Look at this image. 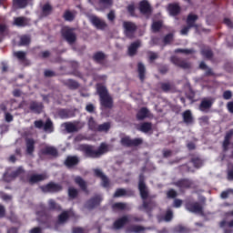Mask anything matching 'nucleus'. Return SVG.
Returning a JSON list of instances; mask_svg holds the SVG:
<instances>
[{
	"label": "nucleus",
	"mask_w": 233,
	"mask_h": 233,
	"mask_svg": "<svg viewBox=\"0 0 233 233\" xmlns=\"http://www.w3.org/2000/svg\"><path fill=\"white\" fill-rule=\"evenodd\" d=\"M228 110V112H230V114H233V101L228 102L227 105Z\"/></svg>",
	"instance_id": "64"
},
{
	"label": "nucleus",
	"mask_w": 233,
	"mask_h": 233,
	"mask_svg": "<svg viewBox=\"0 0 233 233\" xmlns=\"http://www.w3.org/2000/svg\"><path fill=\"white\" fill-rule=\"evenodd\" d=\"M138 188L143 199V205L140 207V210H145V212H150L152 210V207L155 206L153 201L147 202V198H148V189H147V186L145 185V177L143 175L139 176V183Z\"/></svg>",
	"instance_id": "1"
},
{
	"label": "nucleus",
	"mask_w": 233,
	"mask_h": 233,
	"mask_svg": "<svg viewBox=\"0 0 233 233\" xmlns=\"http://www.w3.org/2000/svg\"><path fill=\"white\" fill-rule=\"evenodd\" d=\"M147 117H150V111H148L147 107H142L137 114V119L143 121V119H147Z\"/></svg>",
	"instance_id": "21"
},
{
	"label": "nucleus",
	"mask_w": 233,
	"mask_h": 233,
	"mask_svg": "<svg viewBox=\"0 0 233 233\" xmlns=\"http://www.w3.org/2000/svg\"><path fill=\"white\" fill-rule=\"evenodd\" d=\"M176 54H186L187 56H188V54H194V50L192 49H176L175 50Z\"/></svg>",
	"instance_id": "56"
},
{
	"label": "nucleus",
	"mask_w": 233,
	"mask_h": 233,
	"mask_svg": "<svg viewBox=\"0 0 233 233\" xmlns=\"http://www.w3.org/2000/svg\"><path fill=\"white\" fill-rule=\"evenodd\" d=\"M41 153L45 154L46 156H53L56 157L57 156V148L52 146H46L41 149Z\"/></svg>",
	"instance_id": "17"
},
{
	"label": "nucleus",
	"mask_w": 233,
	"mask_h": 233,
	"mask_svg": "<svg viewBox=\"0 0 233 233\" xmlns=\"http://www.w3.org/2000/svg\"><path fill=\"white\" fill-rule=\"evenodd\" d=\"M88 125H89V128L91 129V130H94L95 132H96V130H97V124L96 123V121L94 120V118H89V120H88Z\"/></svg>",
	"instance_id": "51"
},
{
	"label": "nucleus",
	"mask_w": 233,
	"mask_h": 233,
	"mask_svg": "<svg viewBox=\"0 0 233 233\" xmlns=\"http://www.w3.org/2000/svg\"><path fill=\"white\" fill-rule=\"evenodd\" d=\"M35 127L36 128H44V132H46L47 134H52V132H54V124L51 119H47L45 124L43 123V120H36L35 121Z\"/></svg>",
	"instance_id": "6"
},
{
	"label": "nucleus",
	"mask_w": 233,
	"mask_h": 233,
	"mask_svg": "<svg viewBox=\"0 0 233 233\" xmlns=\"http://www.w3.org/2000/svg\"><path fill=\"white\" fill-rule=\"evenodd\" d=\"M172 86H173L170 82L161 84V88L164 92H170V90H172Z\"/></svg>",
	"instance_id": "49"
},
{
	"label": "nucleus",
	"mask_w": 233,
	"mask_h": 233,
	"mask_svg": "<svg viewBox=\"0 0 233 233\" xmlns=\"http://www.w3.org/2000/svg\"><path fill=\"white\" fill-rule=\"evenodd\" d=\"M172 39H174V35L172 34H168L167 35L165 36L164 43L166 45H168V43H170V41H172Z\"/></svg>",
	"instance_id": "61"
},
{
	"label": "nucleus",
	"mask_w": 233,
	"mask_h": 233,
	"mask_svg": "<svg viewBox=\"0 0 233 233\" xmlns=\"http://www.w3.org/2000/svg\"><path fill=\"white\" fill-rule=\"evenodd\" d=\"M192 163H193V165H194V167H195L196 168H199V167H201V165H203V162H202L201 159H199V158H194V159L192 160Z\"/></svg>",
	"instance_id": "59"
},
{
	"label": "nucleus",
	"mask_w": 233,
	"mask_h": 233,
	"mask_svg": "<svg viewBox=\"0 0 233 233\" xmlns=\"http://www.w3.org/2000/svg\"><path fill=\"white\" fill-rule=\"evenodd\" d=\"M141 143H143V139L141 138L131 139L129 137L121 138V145H123V147H138Z\"/></svg>",
	"instance_id": "9"
},
{
	"label": "nucleus",
	"mask_w": 233,
	"mask_h": 233,
	"mask_svg": "<svg viewBox=\"0 0 233 233\" xmlns=\"http://www.w3.org/2000/svg\"><path fill=\"white\" fill-rule=\"evenodd\" d=\"M63 127H65L66 132L71 134L72 132H77L79 130V125L76 123H65L63 124Z\"/></svg>",
	"instance_id": "24"
},
{
	"label": "nucleus",
	"mask_w": 233,
	"mask_h": 233,
	"mask_svg": "<svg viewBox=\"0 0 233 233\" xmlns=\"http://www.w3.org/2000/svg\"><path fill=\"white\" fill-rule=\"evenodd\" d=\"M31 1L32 0H13V3L17 8H25Z\"/></svg>",
	"instance_id": "33"
},
{
	"label": "nucleus",
	"mask_w": 233,
	"mask_h": 233,
	"mask_svg": "<svg viewBox=\"0 0 233 233\" xmlns=\"http://www.w3.org/2000/svg\"><path fill=\"white\" fill-rule=\"evenodd\" d=\"M143 230H145V228L143 226H132L129 228H127V232L134 233L143 232Z\"/></svg>",
	"instance_id": "41"
},
{
	"label": "nucleus",
	"mask_w": 233,
	"mask_h": 233,
	"mask_svg": "<svg viewBox=\"0 0 233 233\" xmlns=\"http://www.w3.org/2000/svg\"><path fill=\"white\" fill-rule=\"evenodd\" d=\"M101 203V196H96L91 198L86 204V208H94V207H97Z\"/></svg>",
	"instance_id": "25"
},
{
	"label": "nucleus",
	"mask_w": 233,
	"mask_h": 233,
	"mask_svg": "<svg viewBox=\"0 0 233 233\" xmlns=\"http://www.w3.org/2000/svg\"><path fill=\"white\" fill-rule=\"evenodd\" d=\"M47 178H48V175H46V173L33 175L29 178V183L34 184V183H37L38 181H45V179H47Z\"/></svg>",
	"instance_id": "18"
},
{
	"label": "nucleus",
	"mask_w": 233,
	"mask_h": 233,
	"mask_svg": "<svg viewBox=\"0 0 233 233\" xmlns=\"http://www.w3.org/2000/svg\"><path fill=\"white\" fill-rule=\"evenodd\" d=\"M123 196H127V190L123 188L117 189L114 194V198H121Z\"/></svg>",
	"instance_id": "54"
},
{
	"label": "nucleus",
	"mask_w": 233,
	"mask_h": 233,
	"mask_svg": "<svg viewBox=\"0 0 233 233\" xmlns=\"http://www.w3.org/2000/svg\"><path fill=\"white\" fill-rule=\"evenodd\" d=\"M196 21H198V15L189 14L187 19V26L183 27L182 30L180 31V34L182 35H187L190 28H198V25H196Z\"/></svg>",
	"instance_id": "5"
},
{
	"label": "nucleus",
	"mask_w": 233,
	"mask_h": 233,
	"mask_svg": "<svg viewBox=\"0 0 233 233\" xmlns=\"http://www.w3.org/2000/svg\"><path fill=\"white\" fill-rule=\"evenodd\" d=\"M63 187L59 184L49 183L46 186L41 187L43 192H59Z\"/></svg>",
	"instance_id": "13"
},
{
	"label": "nucleus",
	"mask_w": 233,
	"mask_h": 233,
	"mask_svg": "<svg viewBox=\"0 0 233 233\" xmlns=\"http://www.w3.org/2000/svg\"><path fill=\"white\" fill-rule=\"evenodd\" d=\"M223 97H224V99H226V100H228V99H231L232 98V91H225L224 93H223Z\"/></svg>",
	"instance_id": "62"
},
{
	"label": "nucleus",
	"mask_w": 233,
	"mask_h": 233,
	"mask_svg": "<svg viewBox=\"0 0 233 233\" xmlns=\"http://www.w3.org/2000/svg\"><path fill=\"white\" fill-rule=\"evenodd\" d=\"M13 25L15 26H28L30 25V19L25 16L15 17Z\"/></svg>",
	"instance_id": "15"
},
{
	"label": "nucleus",
	"mask_w": 233,
	"mask_h": 233,
	"mask_svg": "<svg viewBox=\"0 0 233 233\" xmlns=\"http://www.w3.org/2000/svg\"><path fill=\"white\" fill-rule=\"evenodd\" d=\"M14 56L17 57L19 61H25V57H26V53L23 51H17L14 53Z\"/></svg>",
	"instance_id": "44"
},
{
	"label": "nucleus",
	"mask_w": 233,
	"mask_h": 233,
	"mask_svg": "<svg viewBox=\"0 0 233 233\" xmlns=\"http://www.w3.org/2000/svg\"><path fill=\"white\" fill-rule=\"evenodd\" d=\"M171 61L177 66H179L180 68H184V70H187V69L190 68V66H191L190 63L185 62L176 56H172Z\"/></svg>",
	"instance_id": "14"
},
{
	"label": "nucleus",
	"mask_w": 233,
	"mask_h": 233,
	"mask_svg": "<svg viewBox=\"0 0 233 233\" xmlns=\"http://www.w3.org/2000/svg\"><path fill=\"white\" fill-rule=\"evenodd\" d=\"M199 68H201V70H206V76H211L212 69L208 68V66H207V64H205V62L200 63Z\"/></svg>",
	"instance_id": "47"
},
{
	"label": "nucleus",
	"mask_w": 233,
	"mask_h": 233,
	"mask_svg": "<svg viewBox=\"0 0 233 233\" xmlns=\"http://www.w3.org/2000/svg\"><path fill=\"white\" fill-rule=\"evenodd\" d=\"M139 10L144 15H150L152 14V6L147 0H143L139 3Z\"/></svg>",
	"instance_id": "11"
},
{
	"label": "nucleus",
	"mask_w": 233,
	"mask_h": 233,
	"mask_svg": "<svg viewBox=\"0 0 233 233\" xmlns=\"http://www.w3.org/2000/svg\"><path fill=\"white\" fill-rule=\"evenodd\" d=\"M58 116L59 117H61V119H68V117H70V112L66 109H61L58 112Z\"/></svg>",
	"instance_id": "42"
},
{
	"label": "nucleus",
	"mask_w": 233,
	"mask_h": 233,
	"mask_svg": "<svg viewBox=\"0 0 233 233\" xmlns=\"http://www.w3.org/2000/svg\"><path fill=\"white\" fill-rule=\"evenodd\" d=\"M25 143H26V152H27V154H33V152L35 150V141L32 138H27L25 140Z\"/></svg>",
	"instance_id": "30"
},
{
	"label": "nucleus",
	"mask_w": 233,
	"mask_h": 233,
	"mask_svg": "<svg viewBox=\"0 0 233 233\" xmlns=\"http://www.w3.org/2000/svg\"><path fill=\"white\" fill-rule=\"evenodd\" d=\"M89 21L94 25V26H96V28H99L100 30L106 28L105 21L99 19V17L96 15L89 16Z\"/></svg>",
	"instance_id": "12"
},
{
	"label": "nucleus",
	"mask_w": 233,
	"mask_h": 233,
	"mask_svg": "<svg viewBox=\"0 0 233 233\" xmlns=\"http://www.w3.org/2000/svg\"><path fill=\"white\" fill-rule=\"evenodd\" d=\"M136 10V5L134 4H130L127 6V11L129 12L130 15H134V11Z\"/></svg>",
	"instance_id": "63"
},
{
	"label": "nucleus",
	"mask_w": 233,
	"mask_h": 233,
	"mask_svg": "<svg viewBox=\"0 0 233 233\" xmlns=\"http://www.w3.org/2000/svg\"><path fill=\"white\" fill-rule=\"evenodd\" d=\"M113 3V0H99V4L102 5L104 8L112 6Z\"/></svg>",
	"instance_id": "50"
},
{
	"label": "nucleus",
	"mask_w": 233,
	"mask_h": 233,
	"mask_svg": "<svg viewBox=\"0 0 233 233\" xmlns=\"http://www.w3.org/2000/svg\"><path fill=\"white\" fill-rule=\"evenodd\" d=\"M183 119L184 123H187V125H190V123H193L194 118L192 117V112L190 110H187L183 113Z\"/></svg>",
	"instance_id": "32"
},
{
	"label": "nucleus",
	"mask_w": 233,
	"mask_h": 233,
	"mask_svg": "<svg viewBox=\"0 0 233 233\" xmlns=\"http://www.w3.org/2000/svg\"><path fill=\"white\" fill-rule=\"evenodd\" d=\"M161 26H163V22H161V21L153 22L152 31L153 32H159V28H161Z\"/></svg>",
	"instance_id": "43"
},
{
	"label": "nucleus",
	"mask_w": 233,
	"mask_h": 233,
	"mask_svg": "<svg viewBox=\"0 0 233 233\" xmlns=\"http://www.w3.org/2000/svg\"><path fill=\"white\" fill-rule=\"evenodd\" d=\"M186 208L193 214H203V206L198 202L187 203Z\"/></svg>",
	"instance_id": "10"
},
{
	"label": "nucleus",
	"mask_w": 233,
	"mask_h": 233,
	"mask_svg": "<svg viewBox=\"0 0 233 233\" xmlns=\"http://www.w3.org/2000/svg\"><path fill=\"white\" fill-rule=\"evenodd\" d=\"M75 183H76L82 190H86V182H85L81 177H75Z\"/></svg>",
	"instance_id": "37"
},
{
	"label": "nucleus",
	"mask_w": 233,
	"mask_h": 233,
	"mask_svg": "<svg viewBox=\"0 0 233 233\" xmlns=\"http://www.w3.org/2000/svg\"><path fill=\"white\" fill-rule=\"evenodd\" d=\"M65 85L68 86V88H70L71 90H76V88L79 86V84L72 79L66 80Z\"/></svg>",
	"instance_id": "36"
},
{
	"label": "nucleus",
	"mask_w": 233,
	"mask_h": 233,
	"mask_svg": "<svg viewBox=\"0 0 233 233\" xmlns=\"http://www.w3.org/2000/svg\"><path fill=\"white\" fill-rule=\"evenodd\" d=\"M170 15H177L181 12V7L178 4H170L167 7Z\"/></svg>",
	"instance_id": "26"
},
{
	"label": "nucleus",
	"mask_w": 233,
	"mask_h": 233,
	"mask_svg": "<svg viewBox=\"0 0 233 233\" xmlns=\"http://www.w3.org/2000/svg\"><path fill=\"white\" fill-rule=\"evenodd\" d=\"M213 103L214 102L210 99H203L201 101L199 108L202 112H205V110H208V108H210V106H212Z\"/></svg>",
	"instance_id": "28"
},
{
	"label": "nucleus",
	"mask_w": 233,
	"mask_h": 233,
	"mask_svg": "<svg viewBox=\"0 0 233 233\" xmlns=\"http://www.w3.org/2000/svg\"><path fill=\"white\" fill-rule=\"evenodd\" d=\"M132 221L137 223L143 221V219L132 215L124 216L114 222L113 228H115V230H119V228H123L127 223H132Z\"/></svg>",
	"instance_id": "4"
},
{
	"label": "nucleus",
	"mask_w": 233,
	"mask_h": 233,
	"mask_svg": "<svg viewBox=\"0 0 233 233\" xmlns=\"http://www.w3.org/2000/svg\"><path fill=\"white\" fill-rule=\"evenodd\" d=\"M172 218H174V215L172 213V209H167V213L164 217L165 221H171Z\"/></svg>",
	"instance_id": "57"
},
{
	"label": "nucleus",
	"mask_w": 233,
	"mask_h": 233,
	"mask_svg": "<svg viewBox=\"0 0 233 233\" xmlns=\"http://www.w3.org/2000/svg\"><path fill=\"white\" fill-rule=\"evenodd\" d=\"M124 33L127 37H129V39H132L134 35H136V30H137V26L136 24L132 22H124Z\"/></svg>",
	"instance_id": "7"
},
{
	"label": "nucleus",
	"mask_w": 233,
	"mask_h": 233,
	"mask_svg": "<svg viewBox=\"0 0 233 233\" xmlns=\"http://www.w3.org/2000/svg\"><path fill=\"white\" fill-rule=\"evenodd\" d=\"M50 14H52V5H50L49 4H46L42 7V15L44 17H46V15H50Z\"/></svg>",
	"instance_id": "38"
},
{
	"label": "nucleus",
	"mask_w": 233,
	"mask_h": 233,
	"mask_svg": "<svg viewBox=\"0 0 233 233\" xmlns=\"http://www.w3.org/2000/svg\"><path fill=\"white\" fill-rule=\"evenodd\" d=\"M175 232L187 233V232H188V229L186 227H183V226H177L175 228Z\"/></svg>",
	"instance_id": "58"
},
{
	"label": "nucleus",
	"mask_w": 233,
	"mask_h": 233,
	"mask_svg": "<svg viewBox=\"0 0 233 233\" xmlns=\"http://www.w3.org/2000/svg\"><path fill=\"white\" fill-rule=\"evenodd\" d=\"M229 146H230V138L228 137H225L223 145H222L224 152H227V150H228Z\"/></svg>",
	"instance_id": "52"
},
{
	"label": "nucleus",
	"mask_w": 233,
	"mask_h": 233,
	"mask_svg": "<svg viewBox=\"0 0 233 233\" xmlns=\"http://www.w3.org/2000/svg\"><path fill=\"white\" fill-rule=\"evenodd\" d=\"M137 70H138V76H139V79L142 81H145V66L142 63H138L137 65Z\"/></svg>",
	"instance_id": "35"
},
{
	"label": "nucleus",
	"mask_w": 233,
	"mask_h": 233,
	"mask_svg": "<svg viewBox=\"0 0 233 233\" xmlns=\"http://www.w3.org/2000/svg\"><path fill=\"white\" fill-rule=\"evenodd\" d=\"M150 130H152V124L151 123L145 122V123L140 125V127H139L140 132H144L145 134H147V132H150Z\"/></svg>",
	"instance_id": "34"
},
{
	"label": "nucleus",
	"mask_w": 233,
	"mask_h": 233,
	"mask_svg": "<svg viewBox=\"0 0 233 233\" xmlns=\"http://www.w3.org/2000/svg\"><path fill=\"white\" fill-rule=\"evenodd\" d=\"M48 205L51 210H54V209L59 210L61 208L59 206H57V204H56V201H54V199H50L48 201Z\"/></svg>",
	"instance_id": "55"
},
{
	"label": "nucleus",
	"mask_w": 233,
	"mask_h": 233,
	"mask_svg": "<svg viewBox=\"0 0 233 233\" xmlns=\"http://www.w3.org/2000/svg\"><path fill=\"white\" fill-rule=\"evenodd\" d=\"M108 130H110V123L108 122L99 125L96 127V132H107Z\"/></svg>",
	"instance_id": "39"
},
{
	"label": "nucleus",
	"mask_w": 233,
	"mask_h": 233,
	"mask_svg": "<svg viewBox=\"0 0 233 233\" xmlns=\"http://www.w3.org/2000/svg\"><path fill=\"white\" fill-rule=\"evenodd\" d=\"M228 194H233V189L223 191L220 195V198H222V199H227V198H228Z\"/></svg>",
	"instance_id": "60"
},
{
	"label": "nucleus",
	"mask_w": 233,
	"mask_h": 233,
	"mask_svg": "<svg viewBox=\"0 0 233 233\" xmlns=\"http://www.w3.org/2000/svg\"><path fill=\"white\" fill-rule=\"evenodd\" d=\"M191 185L192 182L188 179H182L176 183V186L178 187V188H188Z\"/></svg>",
	"instance_id": "31"
},
{
	"label": "nucleus",
	"mask_w": 233,
	"mask_h": 233,
	"mask_svg": "<svg viewBox=\"0 0 233 233\" xmlns=\"http://www.w3.org/2000/svg\"><path fill=\"white\" fill-rule=\"evenodd\" d=\"M65 163L68 167H76V165L79 163V158H77V157H67Z\"/></svg>",
	"instance_id": "29"
},
{
	"label": "nucleus",
	"mask_w": 233,
	"mask_h": 233,
	"mask_svg": "<svg viewBox=\"0 0 233 233\" xmlns=\"http://www.w3.org/2000/svg\"><path fill=\"white\" fill-rule=\"evenodd\" d=\"M30 44V36L28 35H22L20 37V45L21 46H25L26 45H29Z\"/></svg>",
	"instance_id": "46"
},
{
	"label": "nucleus",
	"mask_w": 233,
	"mask_h": 233,
	"mask_svg": "<svg viewBox=\"0 0 233 233\" xmlns=\"http://www.w3.org/2000/svg\"><path fill=\"white\" fill-rule=\"evenodd\" d=\"M114 212H123L124 210H130V205L123 202L115 203L112 206Z\"/></svg>",
	"instance_id": "16"
},
{
	"label": "nucleus",
	"mask_w": 233,
	"mask_h": 233,
	"mask_svg": "<svg viewBox=\"0 0 233 233\" xmlns=\"http://www.w3.org/2000/svg\"><path fill=\"white\" fill-rule=\"evenodd\" d=\"M81 149L85 152L87 157H101L103 154H106V152H108V146L103 143L97 149H96L92 146L82 145Z\"/></svg>",
	"instance_id": "2"
},
{
	"label": "nucleus",
	"mask_w": 233,
	"mask_h": 233,
	"mask_svg": "<svg viewBox=\"0 0 233 233\" xmlns=\"http://www.w3.org/2000/svg\"><path fill=\"white\" fill-rule=\"evenodd\" d=\"M62 35L69 45H73V43H76V33H74V29L70 27H63L62 28Z\"/></svg>",
	"instance_id": "8"
},
{
	"label": "nucleus",
	"mask_w": 233,
	"mask_h": 233,
	"mask_svg": "<svg viewBox=\"0 0 233 233\" xmlns=\"http://www.w3.org/2000/svg\"><path fill=\"white\" fill-rule=\"evenodd\" d=\"M95 175L96 176V177H100V179L102 180L103 187H108V177H106V176L103 174V171H101L100 169H95Z\"/></svg>",
	"instance_id": "20"
},
{
	"label": "nucleus",
	"mask_w": 233,
	"mask_h": 233,
	"mask_svg": "<svg viewBox=\"0 0 233 233\" xmlns=\"http://www.w3.org/2000/svg\"><path fill=\"white\" fill-rule=\"evenodd\" d=\"M74 216V211H64L62 214L58 216V223L61 225L68 219V218H72Z\"/></svg>",
	"instance_id": "22"
},
{
	"label": "nucleus",
	"mask_w": 233,
	"mask_h": 233,
	"mask_svg": "<svg viewBox=\"0 0 233 233\" xmlns=\"http://www.w3.org/2000/svg\"><path fill=\"white\" fill-rule=\"evenodd\" d=\"M78 193L79 191H77V189L74 187H69L68 189L69 198H71L72 199H74V198H76Z\"/></svg>",
	"instance_id": "53"
},
{
	"label": "nucleus",
	"mask_w": 233,
	"mask_h": 233,
	"mask_svg": "<svg viewBox=\"0 0 233 233\" xmlns=\"http://www.w3.org/2000/svg\"><path fill=\"white\" fill-rule=\"evenodd\" d=\"M30 110H32V112H35V114H41V112H43V103L32 102L30 104Z\"/></svg>",
	"instance_id": "23"
},
{
	"label": "nucleus",
	"mask_w": 233,
	"mask_h": 233,
	"mask_svg": "<svg viewBox=\"0 0 233 233\" xmlns=\"http://www.w3.org/2000/svg\"><path fill=\"white\" fill-rule=\"evenodd\" d=\"M23 173V167H18V169L15 172L12 173V175H10V171H7L5 175H4V179L5 181L10 182L12 181V179H14V177H17V176H19V174ZM10 176V178H9Z\"/></svg>",
	"instance_id": "19"
},
{
	"label": "nucleus",
	"mask_w": 233,
	"mask_h": 233,
	"mask_svg": "<svg viewBox=\"0 0 233 233\" xmlns=\"http://www.w3.org/2000/svg\"><path fill=\"white\" fill-rule=\"evenodd\" d=\"M76 18V13L75 12H70V11H66L64 14V19L66 21H74Z\"/></svg>",
	"instance_id": "40"
},
{
	"label": "nucleus",
	"mask_w": 233,
	"mask_h": 233,
	"mask_svg": "<svg viewBox=\"0 0 233 233\" xmlns=\"http://www.w3.org/2000/svg\"><path fill=\"white\" fill-rule=\"evenodd\" d=\"M96 92L100 97V103L105 108H112V97L108 95L106 87L101 85H97Z\"/></svg>",
	"instance_id": "3"
},
{
	"label": "nucleus",
	"mask_w": 233,
	"mask_h": 233,
	"mask_svg": "<svg viewBox=\"0 0 233 233\" xmlns=\"http://www.w3.org/2000/svg\"><path fill=\"white\" fill-rule=\"evenodd\" d=\"M141 46V42L137 41L131 44L128 47V55L129 56H136V52H137V48Z\"/></svg>",
	"instance_id": "27"
},
{
	"label": "nucleus",
	"mask_w": 233,
	"mask_h": 233,
	"mask_svg": "<svg viewBox=\"0 0 233 233\" xmlns=\"http://www.w3.org/2000/svg\"><path fill=\"white\" fill-rule=\"evenodd\" d=\"M94 59H95V61H96L97 63H101V61H104V60H105V54H104V53H101V52H98V53L95 54Z\"/></svg>",
	"instance_id": "48"
},
{
	"label": "nucleus",
	"mask_w": 233,
	"mask_h": 233,
	"mask_svg": "<svg viewBox=\"0 0 233 233\" xmlns=\"http://www.w3.org/2000/svg\"><path fill=\"white\" fill-rule=\"evenodd\" d=\"M201 54L204 57H207V59H210V57H212V50L208 47L202 49Z\"/></svg>",
	"instance_id": "45"
}]
</instances>
